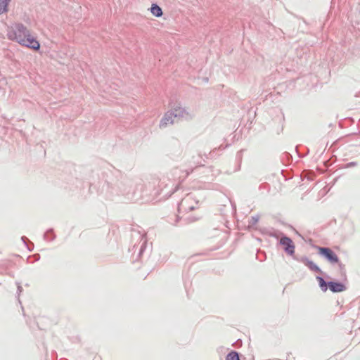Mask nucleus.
<instances>
[{
  "mask_svg": "<svg viewBox=\"0 0 360 360\" xmlns=\"http://www.w3.org/2000/svg\"><path fill=\"white\" fill-rule=\"evenodd\" d=\"M316 279L318 280L319 285L322 288V290L323 291H326V290H327V284H326V281L323 280V278H321V277H319L318 276L316 278Z\"/></svg>",
  "mask_w": 360,
  "mask_h": 360,
  "instance_id": "9d476101",
  "label": "nucleus"
},
{
  "mask_svg": "<svg viewBox=\"0 0 360 360\" xmlns=\"http://www.w3.org/2000/svg\"><path fill=\"white\" fill-rule=\"evenodd\" d=\"M226 360H240L238 354L235 352H231L226 356Z\"/></svg>",
  "mask_w": 360,
  "mask_h": 360,
  "instance_id": "9b49d317",
  "label": "nucleus"
},
{
  "mask_svg": "<svg viewBox=\"0 0 360 360\" xmlns=\"http://www.w3.org/2000/svg\"><path fill=\"white\" fill-rule=\"evenodd\" d=\"M303 262L310 270L316 272H321L319 267L312 261L305 259H303Z\"/></svg>",
  "mask_w": 360,
  "mask_h": 360,
  "instance_id": "39448f33",
  "label": "nucleus"
},
{
  "mask_svg": "<svg viewBox=\"0 0 360 360\" xmlns=\"http://www.w3.org/2000/svg\"><path fill=\"white\" fill-rule=\"evenodd\" d=\"M173 120L172 115H165L161 121V126H166L168 124H172Z\"/></svg>",
  "mask_w": 360,
  "mask_h": 360,
  "instance_id": "6e6552de",
  "label": "nucleus"
},
{
  "mask_svg": "<svg viewBox=\"0 0 360 360\" xmlns=\"http://www.w3.org/2000/svg\"><path fill=\"white\" fill-rule=\"evenodd\" d=\"M7 36L10 40L15 41L22 46L34 51H39L40 49L39 42L22 24L15 25V28L8 31Z\"/></svg>",
  "mask_w": 360,
  "mask_h": 360,
  "instance_id": "f257e3e1",
  "label": "nucleus"
},
{
  "mask_svg": "<svg viewBox=\"0 0 360 360\" xmlns=\"http://www.w3.org/2000/svg\"><path fill=\"white\" fill-rule=\"evenodd\" d=\"M318 252L319 254L325 257L329 262L332 264H336L339 262V258L338 255L331 249L328 248H319Z\"/></svg>",
  "mask_w": 360,
  "mask_h": 360,
  "instance_id": "f03ea898",
  "label": "nucleus"
},
{
  "mask_svg": "<svg viewBox=\"0 0 360 360\" xmlns=\"http://www.w3.org/2000/svg\"><path fill=\"white\" fill-rule=\"evenodd\" d=\"M10 0H0V13L7 11V6Z\"/></svg>",
  "mask_w": 360,
  "mask_h": 360,
  "instance_id": "1a4fd4ad",
  "label": "nucleus"
},
{
  "mask_svg": "<svg viewBox=\"0 0 360 360\" xmlns=\"http://www.w3.org/2000/svg\"><path fill=\"white\" fill-rule=\"evenodd\" d=\"M150 12L155 17H161L162 15V8L155 4H152Z\"/></svg>",
  "mask_w": 360,
  "mask_h": 360,
  "instance_id": "423d86ee",
  "label": "nucleus"
},
{
  "mask_svg": "<svg viewBox=\"0 0 360 360\" xmlns=\"http://www.w3.org/2000/svg\"><path fill=\"white\" fill-rule=\"evenodd\" d=\"M280 243L288 254L292 255L294 253L295 246L291 239L284 237L281 239Z\"/></svg>",
  "mask_w": 360,
  "mask_h": 360,
  "instance_id": "7ed1b4c3",
  "label": "nucleus"
},
{
  "mask_svg": "<svg viewBox=\"0 0 360 360\" xmlns=\"http://www.w3.org/2000/svg\"><path fill=\"white\" fill-rule=\"evenodd\" d=\"M328 285L330 290L334 292H342L345 288L343 284L335 282H329Z\"/></svg>",
  "mask_w": 360,
  "mask_h": 360,
  "instance_id": "20e7f679",
  "label": "nucleus"
},
{
  "mask_svg": "<svg viewBox=\"0 0 360 360\" xmlns=\"http://www.w3.org/2000/svg\"><path fill=\"white\" fill-rule=\"evenodd\" d=\"M189 115V113L186 111V109L182 108H179L178 109L175 110V113L174 114V117H185Z\"/></svg>",
  "mask_w": 360,
  "mask_h": 360,
  "instance_id": "0eeeda50",
  "label": "nucleus"
}]
</instances>
